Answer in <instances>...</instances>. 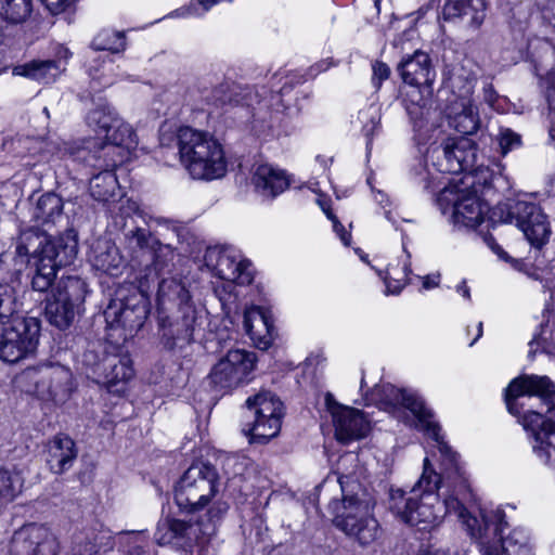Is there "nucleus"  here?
I'll use <instances>...</instances> for the list:
<instances>
[{"label":"nucleus","instance_id":"1","mask_svg":"<svg viewBox=\"0 0 555 555\" xmlns=\"http://www.w3.org/2000/svg\"><path fill=\"white\" fill-rule=\"evenodd\" d=\"M436 447L441 455V473L437 474L426 457L411 495L405 498L402 490H392L390 508L404 522L423 530L438 525L447 514H454L470 535L480 533L478 517L468 511L474 494L459 455L444 440Z\"/></svg>","mask_w":555,"mask_h":555},{"label":"nucleus","instance_id":"2","mask_svg":"<svg viewBox=\"0 0 555 555\" xmlns=\"http://www.w3.org/2000/svg\"><path fill=\"white\" fill-rule=\"evenodd\" d=\"M219 493V475L208 463L192 464L181 476L175 487V501L181 511L199 512L208 506L207 525L216 524L227 514V502L216 500Z\"/></svg>","mask_w":555,"mask_h":555},{"label":"nucleus","instance_id":"3","mask_svg":"<svg viewBox=\"0 0 555 555\" xmlns=\"http://www.w3.org/2000/svg\"><path fill=\"white\" fill-rule=\"evenodd\" d=\"M177 140L180 163L192 179L211 181L227 173L223 146L214 135L191 127H181Z\"/></svg>","mask_w":555,"mask_h":555},{"label":"nucleus","instance_id":"4","mask_svg":"<svg viewBox=\"0 0 555 555\" xmlns=\"http://www.w3.org/2000/svg\"><path fill=\"white\" fill-rule=\"evenodd\" d=\"M17 245H25L27 255H29L30 247H36L33 254L35 273L31 285L37 292H47L56 278L57 269L69 264L77 255V243L75 240L69 237L50 240L36 230L22 232ZM26 257L27 266L29 257Z\"/></svg>","mask_w":555,"mask_h":555},{"label":"nucleus","instance_id":"5","mask_svg":"<svg viewBox=\"0 0 555 555\" xmlns=\"http://www.w3.org/2000/svg\"><path fill=\"white\" fill-rule=\"evenodd\" d=\"M371 400L409 426L423 431L436 443L443 440L431 410L416 392L396 388L391 384H380L374 387Z\"/></svg>","mask_w":555,"mask_h":555},{"label":"nucleus","instance_id":"6","mask_svg":"<svg viewBox=\"0 0 555 555\" xmlns=\"http://www.w3.org/2000/svg\"><path fill=\"white\" fill-rule=\"evenodd\" d=\"M398 72L404 83L416 88L418 91L409 95L406 111L411 119L418 117L438 116L439 112L434 107L433 85L436 72L431 65L429 55L416 50L412 55L404 57L398 65Z\"/></svg>","mask_w":555,"mask_h":555},{"label":"nucleus","instance_id":"7","mask_svg":"<svg viewBox=\"0 0 555 555\" xmlns=\"http://www.w3.org/2000/svg\"><path fill=\"white\" fill-rule=\"evenodd\" d=\"M439 116L440 114L434 117L424 116L412 119L417 143L420 145L428 144L424 159H420L412 169L415 178L424 183L425 189L435 188L441 175L436 172L434 164L447 163L452 158V152H454L452 150L453 138L448 137L439 126L435 125V120Z\"/></svg>","mask_w":555,"mask_h":555},{"label":"nucleus","instance_id":"8","mask_svg":"<svg viewBox=\"0 0 555 555\" xmlns=\"http://www.w3.org/2000/svg\"><path fill=\"white\" fill-rule=\"evenodd\" d=\"M479 516L477 525L481 531L474 537L493 535L491 540L482 541V555H534L529 532L525 528H515L507 535L504 534L507 522L501 509H480Z\"/></svg>","mask_w":555,"mask_h":555},{"label":"nucleus","instance_id":"9","mask_svg":"<svg viewBox=\"0 0 555 555\" xmlns=\"http://www.w3.org/2000/svg\"><path fill=\"white\" fill-rule=\"evenodd\" d=\"M336 513L335 526L361 545H367L380 537L378 521L373 517V501L366 495L344 496L341 504H331Z\"/></svg>","mask_w":555,"mask_h":555},{"label":"nucleus","instance_id":"10","mask_svg":"<svg viewBox=\"0 0 555 555\" xmlns=\"http://www.w3.org/2000/svg\"><path fill=\"white\" fill-rule=\"evenodd\" d=\"M490 219L493 222H515L530 245L537 248L550 238L551 229L547 218L534 203L526 201L500 203L491 210Z\"/></svg>","mask_w":555,"mask_h":555},{"label":"nucleus","instance_id":"11","mask_svg":"<svg viewBox=\"0 0 555 555\" xmlns=\"http://www.w3.org/2000/svg\"><path fill=\"white\" fill-rule=\"evenodd\" d=\"M214 534V525L165 519L157 525L155 540L159 545L173 544L182 548L185 555H209Z\"/></svg>","mask_w":555,"mask_h":555},{"label":"nucleus","instance_id":"12","mask_svg":"<svg viewBox=\"0 0 555 555\" xmlns=\"http://www.w3.org/2000/svg\"><path fill=\"white\" fill-rule=\"evenodd\" d=\"M27 248L25 245L15 247V255L0 256V324L13 322L20 318L22 310L20 298L21 274L26 268Z\"/></svg>","mask_w":555,"mask_h":555},{"label":"nucleus","instance_id":"13","mask_svg":"<svg viewBox=\"0 0 555 555\" xmlns=\"http://www.w3.org/2000/svg\"><path fill=\"white\" fill-rule=\"evenodd\" d=\"M87 293L86 283L78 276H62L47 298L46 315L51 324L68 327L80 312Z\"/></svg>","mask_w":555,"mask_h":555},{"label":"nucleus","instance_id":"14","mask_svg":"<svg viewBox=\"0 0 555 555\" xmlns=\"http://www.w3.org/2000/svg\"><path fill=\"white\" fill-rule=\"evenodd\" d=\"M247 409L254 414V422L243 428L250 441L266 443L278 436L283 417V403L270 391H260L246 400Z\"/></svg>","mask_w":555,"mask_h":555},{"label":"nucleus","instance_id":"15","mask_svg":"<svg viewBox=\"0 0 555 555\" xmlns=\"http://www.w3.org/2000/svg\"><path fill=\"white\" fill-rule=\"evenodd\" d=\"M437 202L443 212L453 209V221L460 227L474 229L478 227L489 212V207L475 192L460 188L459 185H447L438 195Z\"/></svg>","mask_w":555,"mask_h":555},{"label":"nucleus","instance_id":"16","mask_svg":"<svg viewBox=\"0 0 555 555\" xmlns=\"http://www.w3.org/2000/svg\"><path fill=\"white\" fill-rule=\"evenodd\" d=\"M135 146L137 137L132 127L119 118L105 141L88 140L82 149L91 150L96 166H118L129 158Z\"/></svg>","mask_w":555,"mask_h":555},{"label":"nucleus","instance_id":"17","mask_svg":"<svg viewBox=\"0 0 555 555\" xmlns=\"http://www.w3.org/2000/svg\"><path fill=\"white\" fill-rule=\"evenodd\" d=\"M40 323L36 318H16L0 339V359L15 363L33 353L38 345Z\"/></svg>","mask_w":555,"mask_h":555},{"label":"nucleus","instance_id":"18","mask_svg":"<svg viewBox=\"0 0 555 555\" xmlns=\"http://www.w3.org/2000/svg\"><path fill=\"white\" fill-rule=\"evenodd\" d=\"M204 259L206 267L216 276L230 284L248 285L254 280L251 262L234 248H208Z\"/></svg>","mask_w":555,"mask_h":555},{"label":"nucleus","instance_id":"19","mask_svg":"<svg viewBox=\"0 0 555 555\" xmlns=\"http://www.w3.org/2000/svg\"><path fill=\"white\" fill-rule=\"evenodd\" d=\"M253 352L242 349L230 350L211 369L208 379L219 390L233 389L243 384L255 369Z\"/></svg>","mask_w":555,"mask_h":555},{"label":"nucleus","instance_id":"20","mask_svg":"<svg viewBox=\"0 0 555 555\" xmlns=\"http://www.w3.org/2000/svg\"><path fill=\"white\" fill-rule=\"evenodd\" d=\"M60 544L49 527L26 524L17 529L10 541V555H59Z\"/></svg>","mask_w":555,"mask_h":555},{"label":"nucleus","instance_id":"21","mask_svg":"<svg viewBox=\"0 0 555 555\" xmlns=\"http://www.w3.org/2000/svg\"><path fill=\"white\" fill-rule=\"evenodd\" d=\"M325 405L332 416L338 441L349 443L366 437L370 433L371 422L360 410L338 403L330 392L325 396Z\"/></svg>","mask_w":555,"mask_h":555},{"label":"nucleus","instance_id":"22","mask_svg":"<svg viewBox=\"0 0 555 555\" xmlns=\"http://www.w3.org/2000/svg\"><path fill=\"white\" fill-rule=\"evenodd\" d=\"M127 238L131 246L138 247L151 258L152 262L146 278H150L152 273L154 276H158L173 260L175 253L171 246L162 244L146 229L131 230L127 234Z\"/></svg>","mask_w":555,"mask_h":555},{"label":"nucleus","instance_id":"23","mask_svg":"<svg viewBox=\"0 0 555 555\" xmlns=\"http://www.w3.org/2000/svg\"><path fill=\"white\" fill-rule=\"evenodd\" d=\"M77 160L86 163L88 166L100 169L101 171L93 175L90 179L89 190L91 196L99 202L115 201L120 196V189L114 169L117 166H96L95 160L92 158L91 150L77 149L76 152H70Z\"/></svg>","mask_w":555,"mask_h":555},{"label":"nucleus","instance_id":"24","mask_svg":"<svg viewBox=\"0 0 555 555\" xmlns=\"http://www.w3.org/2000/svg\"><path fill=\"white\" fill-rule=\"evenodd\" d=\"M144 305L126 306L120 300H113L104 311L107 325L112 328L121 327L125 338L133 336L146 320Z\"/></svg>","mask_w":555,"mask_h":555},{"label":"nucleus","instance_id":"25","mask_svg":"<svg viewBox=\"0 0 555 555\" xmlns=\"http://www.w3.org/2000/svg\"><path fill=\"white\" fill-rule=\"evenodd\" d=\"M287 173L270 164L256 165L251 172V184L262 197L274 198L289 186Z\"/></svg>","mask_w":555,"mask_h":555},{"label":"nucleus","instance_id":"26","mask_svg":"<svg viewBox=\"0 0 555 555\" xmlns=\"http://www.w3.org/2000/svg\"><path fill=\"white\" fill-rule=\"evenodd\" d=\"M244 328L260 349H268L274 339V326L269 311L253 306L244 312Z\"/></svg>","mask_w":555,"mask_h":555},{"label":"nucleus","instance_id":"27","mask_svg":"<svg viewBox=\"0 0 555 555\" xmlns=\"http://www.w3.org/2000/svg\"><path fill=\"white\" fill-rule=\"evenodd\" d=\"M452 158L447 163L437 162L434 164L436 172L459 173L472 171L477 163V149L474 142L465 137L453 138Z\"/></svg>","mask_w":555,"mask_h":555},{"label":"nucleus","instance_id":"28","mask_svg":"<svg viewBox=\"0 0 555 555\" xmlns=\"http://www.w3.org/2000/svg\"><path fill=\"white\" fill-rule=\"evenodd\" d=\"M446 114L450 126L462 134H473L479 127V116L473 100H448Z\"/></svg>","mask_w":555,"mask_h":555},{"label":"nucleus","instance_id":"29","mask_svg":"<svg viewBox=\"0 0 555 555\" xmlns=\"http://www.w3.org/2000/svg\"><path fill=\"white\" fill-rule=\"evenodd\" d=\"M90 261L96 270L111 275L119 274L125 266L124 257L118 247L106 238L96 240L93 244Z\"/></svg>","mask_w":555,"mask_h":555},{"label":"nucleus","instance_id":"30","mask_svg":"<svg viewBox=\"0 0 555 555\" xmlns=\"http://www.w3.org/2000/svg\"><path fill=\"white\" fill-rule=\"evenodd\" d=\"M77 457L74 440L66 435H56L48 444V465L54 474L69 469Z\"/></svg>","mask_w":555,"mask_h":555},{"label":"nucleus","instance_id":"31","mask_svg":"<svg viewBox=\"0 0 555 555\" xmlns=\"http://www.w3.org/2000/svg\"><path fill=\"white\" fill-rule=\"evenodd\" d=\"M476 79L470 61L454 65L448 72L446 80L447 87L452 93L448 100H472Z\"/></svg>","mask_w":555,"mask_h":555},{"label":"nucleus","instance_id":"32","mask_svg":"<svg viewBox=\"0 0 555 555\" xmlns=\"http://www.w3.org/2000/svg\"><path fill=\"white\" fill-rule=\"evenodd\" d=\"M53 363L43 362L26 367L18 375V383L26 388L27 391L35 392L41 398L51 397V386H48L50 372Z\"/></svg>","mask_w":555,"mask_h":555},{"label":"nucleus","instance_id":"33","mask_svg":"<svg viewBox=\"0 0 555 555\" xmlns=\"http://www.w3.org/2000/svg\"><path fill=\"white\" fill-rule=\"evenodd\" d=\"M448 17H467V24L478 28L486 17L485 0H448L444 5Z\"/></svg>","mask_w":555,"mask_h":555},{"label":"nucleus","instance_id":"34","mask_svg":"<svg viewBox=\"0 0 555 555\" xmlns=\"http://www.w3.org/2000/svg\"><path fill=\"white\" fill-rule=\"evenodd\" d=\"M64 72L55 61H33L13 68L14 76H23L42 83H51Z\"/></svg>","mask_w":555,"mask_h":555},{"label":"nucleus","instance_id":"35","mask_svg":"<svg viewBox=\"0 0 555 555\" xmlns=\"http://www.w3.org/2000/svg\"><path fill=\"white\" fill-rule=\"evenodd\" d=\"M104 383L112 389L119 383H126L131 379L134 371L132 369L131 359L124 356H107L103 362Z\"/></svg>","mask_w":555,"mask_h":555},{"label":"nucleus","instance_id":"36","mask_svg":"<svg viewBox=\"0 0 555 555\" xmlns=\"http://www.w3.org/2000/svg\"><path fill=\"white\" fill-rule=\"evenodd\" d=\"M62 198L54 193H47L38 198L33 210V217L38 224H54L62 218Z\"/></svg>","mask_w":555,"mask_h":555},{"label":"nucleus","instance_id":"37","mask_svg":"<svg viewBox=\"0 0 555 555\" xmlns=\"http://www.w3.org/2000/svg\"><path fill=\"white\" fill-rule=\"evenodd\" d=\"M250 91L248 88L241 87L235 83H221L214 89L211 101L216 105H250Z\"/></svg>","mask_w":555,"mask_h":555},{"label":"nucleus","instance_id":"38","mask_svg":"<svg viewBox=\"0 0 555 555\" xmlns=\"http://www.w3.org/2000/svg\"><path fill=\"white\" fill-rule=\"evenodd\" d=\"M117 120L119 117L108 104L98 105L87 116L88 126L99 135L104 134V138L112 131Z\"/></svg>","mask_w":555,"mask_h":555},{"label":"nucleus","instance_id":"39","mask_svg":"<svg viewBox=\"0 0 555 555\" xmlns=\"http://www.w3.org/2000/svg\"><path fill=\"white\" fill-rule=\"evenodd\" d=\"M24 485V477L21 470L13 468L0 469V501L12 502L21 494Z\"/></svg>","mask_w":555,"mask_h":555},{"label":"nucleus","instance_id":"40","mask_svg":"<svg viewBox=\"0 0 555 555\" xmlns=\"http://www.w3.org/2000/svg\"><path fill=\"white\" fill-rule=\"evenodd\" d=\"M33 12V0H0V16L10 24H22Z\"/></svg>","mask_w":555,"mask_h":555},{"label":"nucleus","instance_id":"41","mask_svg":"<svg viewBox=\"0 0 555 555\" xmlns=\"http://www.w3.org/2000/svg\"><path fill=\"white\" fill-rule=\"evenodd\" d=\"M409 273L410 268L406 260L402 266L399 262L397 264L389 263L384 273L378 271L385 282L386 294L398 295L408 283Z\"/></svg>","mask_w":555,"mask_h":555},{"label":"nucleus","instance_id":"42","mask_svg":"<svg viewBox=\"0 0 555 555\" xmlns=\"http://www.w3.org/2000/svg\"><path fill=\"white\" fill-rule=\"evenodd\" d=\"M113 547L112 537L107 532H100L76 544L73 547V555H104Z\"/></svg>","mask_w":555,"mask_h":555},{"label":"nucleus","instance_id":"43","mask_svg":"<svg viewBox=\"0 0 555 555\" xmlns=\"http://www.w3.org/2000/svg\"><path fill=\"white\" fill-rule=\"evenodd\" d=\"M114 63L111 59L100 56L92 59L88 64V75L94 88L108 87L114 83Z\"/></svg>","mask_w":555,"mask_h":555},{"label":"nucleus","instance_id":"44","mask_svg":"<svg viewBox=\"0 0 555 555\" xmlns=\"http://www.w3.org/2000/svg\"><path fill=\"white\" fill-rule=\"evenodd\" d=\"M204 318L205 313L203 310L197 311L194 307L186 305L183 308L181 323L176 324V338L184 341H191L196 328L203 324Z\"/></svg>","mask_w":555,"mask_h":555},{"label":"nucleus","instance_id":"45","mask_svg":"<svg viewBox=\"0 0 555 555\" xmlns=\"http://www.w3.org/2000/svg\"><path fill=\"white\" fill-rule=\"evenodd\" d=\"M91 47L96 51L119 53L126 49V37L122 31L102 29L93 38Z\"/></svg>","mask_w":555,"mask_h":555},{"label":"nucleus","instance_id":"46","mask_svg":"<svg viewBox=\"0 0 555 555\" xmlns=\"http://www.w3.org/2000/svg\"><path fill=\"white\" fill-rule=\"evenodd\" d=\"M282 117L279 112L270 113L269 115L261 109L254 117L253 130L263 139L274 137L279 133L281 128Z\"/></svg>","mask_w":555,"mask_h":555},{"label":"nucleus","instance_id":"47","mask_svg":"<svg viewBox=\"0 0 555 555\" xmlns=\"http://www.w3.org/2000/svg\"><path fill=\"white\" fill-rule=\"evenodd\" d=\"M48 373L50 374L48 386H51L50 398H55L60 393L66 392L68 390L69 382L72 378V373L68 369L63 365L53 363L52 370Z\"/></svg>","mask_w":555,"mask_h":555},{"label":"nucleus","instance_id":"48","mask_svg":"<svg viewBox=\"0 0 555 555\" xmlns=\"http://www.w3.org/2000/svg\"><path fill=\"white\" fill-rule=\"evenodd\" d=\"M493 142L496 143L498 151L502 156L518 150L522 144L521 135L507 127L499 128Z\"/></svg>","mask_w":555,"mask_h":555},{"label":"nucleus","instance_id":"49","mask_svg":"<svg viewBox=\"0 0 555 555\" xmlns=\"http://www.w3.org/2000/svg\"><path fill=\"white\" fill-rule=\"evenodd\" d=\"M120 534L126 539L127 544L132 545L127 555H150L145 550L147 537L144 531H129Z\"/></svg>","mask_w":555,"mask_h":555},{"label":"nucleus","instance_id":"50","mask_svg":"<svg viewBox=\"0 0 555 555\" xmlns=\"http://www.w3.org/2000/svg\"><path fill=\"white\" fill-rule=\"evenodd\" d=\"M318 204L321 207V209L323 210V212L326 215V217L333 222V230L339 236L343 244L348 246L351 241V235L344 229V227L338 221L336 216L332 212L331 207H330V201L324 197H320V198H318Z\"/></svg>","mask_w":555,"mask_h":555},{"label":"nucleus","instance_id":"51","mask_svg":"<svg viewBox=\"0 0 555 555\" xmlns=\"http://www.w3.org/2000/svg\"><path fill=\"white\" fill-rule=\"evenodd\" d=\"M359 118L361 119V121L369 120V124H365L362 130L366 138H371L379 124L376 111L369 109L366 112H361L359 114Z\"/></svg>","mask_w":555,"mask_h":555},{"label":"nucleus","instance_id":"52","mask_svg":"<svg viewBox=\"0 0 555 555\" xmlns=\"http://www.w3.org/2000/svg\"><path fill=\"white\" fill-rule=\"evenodd\" d=\"M390 75V69L387 64L383 62H375L373 64V83L379 88L382 82L386 79H388Z\"/></svg>","mask_w":555,"mask_h":555},{"label":"nucleus","instance_id":"53","mask_svg":"<svg viewBox=\"0 0 555 555\" xmlns=\"http://www.w3.org/2000/svg\"><path fill=\"white\" fill-rule=\"evenodd\" d=\"M513 266L515 269L526 273L532 280L543 282V271L542 270L533 268V267H531L522 261H519V260H514Z\"/></svg>","mask_w":555,"mask_h":555},{"label":"nucleus","instance_id":"54","mask_svg":"<svg viewBox=\"0 0 555 555\" xmlns=\"http://www.w3.org/2000/svg\"><path fill=\"white\" fill-rule=\"evenodd\" d=\"M52 14L64 12L75 0H41Z\"/></svg>","mask_w":555,"mask_h":555},{"label":"nucleus","instance_id":"55","mask_svg":"<svg viewBox=\"0 0 555 555\" xmlns=\"http://www.w3.org/2000/svg\"><path fill=\"white\" fill-rule=\"evenodd\" d=\"M172 285H175L176 287V294L177 296L180 298V300L182 302L186 301L189 299V292L182 286L180 285L179 283H177L176 281H166V280H163L162 283L159 284V291L162 293H165L167 288H170Z\"/></svg>","mask_w":555,"mask_h":555},{"label":"nucleus","instance_id":"56","mask_svg":"<svg viewBox=\"0 0 555 555\" xmlns=\"http://www.w3.org/2000/svg\"><path fill=\"white\" fill-rule=\"evenodd\" d=\"M546 81L548 85V105L552 113L555 114V66L547 73Z\"/></svg>","mask_w":555,"mask_h":555},{"label":"nucleus","instance_id":"57","mask_svg":"<svg viewBox=\"0 0 555 555\" xmlns=\"http://www.w3.org/2000/svg\"><path fill=\"white\" fill-rule=\"evenodd\" d=\"M542 17L555 28V0H550L548 3L542 8Z\"/></svg>","mask_w":555,"mask_h":555},{"label":"nucleus","instance_id":"58","mask_svg":"<svg viewBox=\"0 0 555 555\" xmlns=\"http://www.w3.org/2000/svg\"><path fill=\"white\" fill-rule=\"evenodd\" d=\"M57 60H54L56 63H60L61 67L65 68L67 61L72 57V52L65 47H59L56 51Z\"/></svg>","mask_w":555,"mask_h":555},{"label":"nucleus","instance_id":"59","mask_svg":"<svg viewBox=\"0 0 555 555\" xmlns=\"http://www.w3.org/2000/svg\"><path fill=\"white\" fill-rule=\"evenodd\" d=\"M421 555H460L459 552H450L449 548L444 547H429L427 551L423 552Z\"/></svg>","mask_w":555,"mask_h":555},{"label":"nucleus","instance_id":"60","mask_svg":"<svg viewBox=\"0 0 555 555\" xmlns=\"http://www.w3.org/2000/svg\"><path fill=\"white\" fill-rule=\"evenodd\" d=\"M439 284V275H426L423 278V287L425 289H430Z\"/></svg>","mask_w":555,"mask_h":555},{"label":"nucleus","instance_id":"61","mask_svg":"<svg viewBox=\"0 0 555 555\" xmlns=\"http://www.w3.org/2000/svg\"><path fill=\"white\" fill-rule=\"evenodd\" d=\"M483 92H485V100L487 101V103L491 106H494V101H495V92L493 90V87L491 85H488L483 88Z\"/></svg>","mask_w":555,"mask_h":555},{"label":"nucleus","instance_id":"62","mask_svg":"<svg viewBox=\"0 0 555 555\" xmlns=\"http://www.w3.org/2000/svg\"><path fill=\"white\" fill-rule=\"evenodd\" d=\"M489 246L491 247V249L501 258V259H504V260H508V256L507 254L502 249L501 246H499L496 243L493 242V240H490L489 241Z\"/></svg>","mask_w":555,"mask_h":555},{"label":"nucleus","instance_id":"63","mask_svg":"<svg viewBox=\"0 0 555 555\" xmlns=\"http://www.w3.org/2000/svg\"><path fill=\"white\" fill-rule=\"evenodd\" d=\"M456 292L461 294L464 298H470V291L466 283L463 281L461 284L456 286Z\"/></svg>","mask_w":555,"mask_h":555},{"label":"nucleus","instance_id":"64","mask_svg":"<svg viewBox=\"0 0 555 555\" xmlns=\"http://www.w3.org/2000/svg\"><path fill=\"white\" fill-rule=\"evenodd\" d=\"M548 133H550L551 141L555 144V114L554 113H552L551 126H550Z\"/></svg>","mask_w":555,"mask_h":555}]
</instances>
